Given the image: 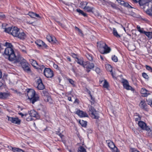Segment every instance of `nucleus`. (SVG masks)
<instances>
[{"instance_id":"31","label":"nucleus","mask_w":152,"mask_h":152,"mask_svg":"<svg viewBox=\"0 0 152 152\" xmlns=\"http://www.w3.org/2000/svg\"><path fill=\"white\" fill-rule=\"evenodd\" d=\"M76 11L78 12L80 14L82 15L84 17H86L87 16V14L80 9H77L76 10Z\"/></svg>"},{"instance_id":"13","label":"nucleus","mask_w":152,"mask_h":152,"mask_svg":"<svg viewBox=\"0 0 152 152\" xmlns=\"http://www.w3.org/2000/svg\"><path fill=\"white\" fill-rule=\"evenodd\" d=\"M10 96V93L0 92V99H5Z\"/></svg>"},{"instance_id":"36","label":"nucleus","mask_w":152,"mask_h":152,"mask_svg":"<svg viewBox=\"0 0 152 152\" xmlns=\"http://www.w3.org/2000/svg\"><path fill=\"white\" fill-rule=\"evenodd\" d=\"M78 152H86V151L83 147L80 146L78 149Z\"/></svg>"},{"instance_id":"5","label":"nucleus","mask_w":152,"mask_h":152,"mask_svg":"<svg viewBox=\"0 0 152 152\" xmlns=\"http://www.w3.org/2000/svg\"><path fill=\"white\" fill-rule=\"evenodd\" d=\"M89 112L91 114V117L93 118L97 119L99 118L98 112L96 111L93 107L91 106L90 107Z\"/></svg>"},{"instance_id":"44","label":"nucleus","mask_w":152,"mask_h":152,"mask_svg":"<svg viewBox=\"0 0 152 152\" xmlns=\"http://www.w3.org/2000/svg\"><path fill=\"white\" fill-rule=\"evenodd\" d=\"M143 77L145 79H146L147 80L149 79L148 76L147 74L144 72H143Z\"/></svg>"},{"instance_id":"62","label":"nucleus","mask_w":152,"mask_h":152,"mask_svg":"<svg viewBox=\"0 0 152 152\" xmlns=\"http://www.w3.org/2000/svg\"><path fill=\"white\" fill-rule=\"evenodd\" d=\"M100 58L102 60V61L104 60V58L101 55H100Z\"/></svg>"},{"instance_id":"54","label":"nucleus","mask_w":152,"mask_h":152,"mask_svg":"<svg viewBox=\"0 0 152 152\" xmlns=\"http://www.w3.org/2000/svg\"><path fill=\"white\" fill-rule=\"evenodd\" d=\"M38 67H39V68L38 69H40L41 70H42V69H45V67L43 65H42V66H39Z\"/></svg>"},{"instance_id":"29","label":"nucleus","mask_w":152,"mask_h":152,"mask_svg":"<svg viewBox=\"0 0 152 152\" xmlns=\"http://www.w3.org/2000/svg\"><path fill=\"white\" fill-rule=\"evenodd\" d=\"M12 150L14 152H24L22 149L17 148H12Z\"/></svg>"},{"instance_id":"50","label":"nucleus","mask_w":152,"mask_h":152,"mask_svg":"<svg viewBox=\"0 0 152 152\" xmlns=\"http://www.w3.org/2000/svg\"><path fill=\"white\" fill-rule=\"evenodd\" d=\"M5 18V15L3 13L0 12V19H3Z\"/></svg>"},{"instance_id":"9","label":"nucleus","mask_w":152,"mask_h":152,"mask_svg":"<svg viewBox=\"0 0 152 152\" xmlns=\"http://www.w3.org/2000/svg\"><path fill=\"white\" fill-rule=\"evenodd\" d=\"M122 83L124 88L127 90H133V88L129 85V83L127 80L124 79L122 80Z\"/></svg>"},{"instance_id":"1","label":"nucleus","mask_w":152,"mask_h":152,"mask_svg":"<svg viewBox=\"0 0 152 152\" xmlns=\"http://www.w3.org/2000/svg\"><path fill=\"white\" fill-rule=\"evenodd\" d=\"M4 45L7 47L4 52V55L8 56V60L14 63L18 58V56L20 55L15 56L13 49V46L11 43L6 42Z\"/></svg>"},{"instance_id":"28","label":"nucleus","mask_w":152,"mask_h":152,"mask_svg":"<svg viewBox=\"0 0 152 152\" xmlns=\"http://www.w3.org/2000/svg\"><path fill=\"white\" fill-rule=\"evenodd\" d=\"M18 47L23 53H26V47L24 46L23 45L19 44Z\"/></svg>"},{"instance_id":"46","label":"nucleus","mask_w":152,"mask_h":152,"mask_svg":"<svg viewBox=\"0 0 152 152\" xmlns=\"http://www.w3.org/2000/svg\"><path fill=\"white\" fill-rule=\"evenodd\" d=\"M138 125L142 129V121H139L138 123Z\"/></svg>"},{"instance_id":"16","label":"nucleus","mask_w":152,"mask_h":152,"mask_svg":"<svg viewBox=\"0 0 152 152\" xmlns=\"http://www.w3.org/2000/svg\"><path fill=\"white\" fill-rule=\"evenodd\" d=\"M17 37L20 39L23 40L26 38V35L24 32L22 31L20 32L19 31Z\"/></svg>"},{"instance_id":"58","label":"nucleus","mask_w":152,"mask_h":152,"mask_svg":"<svg viewBox=\"0 0 152 152\" xmlns=\"http://www.w3.org/2000/svg\"><path fill=\"white\" fill-rule=\"evenodd\" d=\"M58 134L61 138H62L64 136L63 135H62V134H61L60 133H59Z\"/></svg>"},{"instance_id":"60","label":"nucleus","mask_w":152,"mask_h":152,"mask_svg":"<svg viewBox=\"0 0 152 152\" xmlns=\"http://www.w3.org/2000/svg\"><path fill=\"white\" fill-rule=\"evenodd\" d=\"M68 99L69 101H72L71 97H68Z\"/></svg>"},{"instance_id":"52","label":"nucleus","mask_w":152,"mask_h":152,"mask_svg":"<svg viewBox=\"0 0 152 152\" xmlns=\"http://www.w3.org/2000/svg\"><path fill=\"white\" fill-rule=\"evenodd\" d=\"M131 152H140L138 151L137 150L133 148L131 150Z\"/></svg>"},{"instance_id":"27","label":"nucleus","mask_w":152,"mask_h":152,"mask_svg":"<svg viewBox=\"0 0 152 152\" xmlns=\"http://www.w3.org/2000/svg\"><path fill=\"white\" fill-rule=\"evenodd\" d=\"M113 35L117 38H120V35L118 33L117 30L115 28H113Z\"/></svg>"},{"instance_id":"63","label":"nucleus","mask_w":152,"mask_h":152,"mask_svg":"<svg viewBox=\"0 0 152 152\" xmlns=\"http://www.w3.org/2000/svg\"><path fill=\"white\" fill-rule=\"evenodd\" d=\"M54 67L55 68H57L58 67V66L56 64H54L53 65Z\"/></svg>"},{"instance_id":"33","label":"nucleus","mask_w":152,"mask_h":152,"mask_svg":"<svg viewBox=\"0 0 152 152\" xmlns=\"http://www.w3.org/2000/svg\"><path fill=\"white\" fill-rule=\"evenodd\" d=\"M79 123L83 127H85L87 125V122L83 120H80L79 121Z\"/></svg>"},{"instance_id":"53","label":"nucleus","mask_w":152,"mask_h":152,"mask_svg":"<svg viewBox=\"0 0 152 152\" xmlns=\"http://www.w3.org/2000/svg\"><path fill=\"white\" fill-rule=\"evenodd\" d=\"M95 71L98 73H99L100 72V69L98 67L96 68Z\"/></svg>"},{"instance_id":"37","label":"nucleus","mask_w":152,"mask_h":152,"mask_svg":"<svg viewBox=\"0 0 152 152\" xmlns=\"http://www.w3.org/2000/svg\"><path fill=\"white\" fill-rule=\"evenodd\" d=\"M86 58L88 59L90 61H92L93 60V57L92 56L89 54L87 53L86 54Z\"/></svg>"},{"instance_id":"11","label":"nucleus","mask_w":152,"mask_h":152,"mask_svg":"<svg viewBox=\"0 0 152 152\" xmlns=\"http://www.w3.org/2000/svg\"><path fill=\"white\" fill-rule=\"evenodd\" d=\"M37 83L38 85L37 88L38 89L42 90L44 88V86L43 84L41 79H39L37 80Z\"/></svg>"},{"instance_id":"35","label":"nucleus","mask_w":152,"mask_h":152,"mask_svg":"<svg viewBox=\"0 0 152 152\" xmlns=\"http://www.w3.org/2000/svg\"><path fill=\"white\" fill-rule=\"evenodd\" d=\"M93 8L89 6H86L84 9L88 12H92Z\"/></svg>"},{"instance_id":"47","label":"nucleus","mask_w":152,"mask_h":152,"mask_svg":"<svg viewBox=\"0 0 152 152\" xmlns=\"http://www.w3.org/2000/svg\"><path fill=\"white\" fill-rule=\"evenodd\" d=\"M75 28L76 29H77L78 30L79 32V33L80 34V35L81 36H83V33H82V31L81 30H80V29H79V28H77V27H76Z\"/></svg>"},{"instance_id":"7","label":"nucleus","mask_w":152,"mask_h":152,"mask_svg":"<svg viewBox=\"0 0 152 152\" xmlns=\"http://www.w3.org/2000/svg\"><path fill=\"white\" fill-rule=\"evenodd\" d=\"M83 67L87 69V71L88 72L90 71V69H93L94 67V65L93 63L87 61L84 63Z\"/></svg>"},{"instance_id":"15","label":"nucleus","mask_w":152,"mask_h":152,"mask_svg":"<svg viewBox=\"0 0 152 152\" xmlns=\"http://www.w3.org/2000/svg\"><path fill=\"white\" fill-rule=\"evenodd\" d=\"M76 113L81 117H87L88 116L87 114L84 112L79 110H77Z\"/></svg>"},{"instance_id":"26","label":"nucleus","mask_w":152,"mask_h":152,"mask_svg":"<svg viewBox=\"0 0 152 152\" xmlns=\"http://www.w3.org/2000/svg\"><path fill=\"white\" fill-rule=\"evenodd\" d=\"M106 68L107 70L110 72L113 77H114L115 76L114 74L112 72V69L111 66L110 65L107 64L106 65Z\"/></svg>"},{"instance_id":"57","label":"nucleus","mask_w":152,"mask_h":152,"mask_svg":"<svg viewBox=\"0 0 152 152\" xmlns=\"http://www.w3.org/2000/svg\"><path fill=\"white\" fill-rule=\"evenodd\" d=\"M131 45H129V46H128V48L129 50H132V51L133 50H134L135 48H133V49H131Z\"/></svg>"},{"instance_id":"39","label":"nucleus","mask_w":152,"mask_h":152,"mask_svg":"<svg viewBox=\"0 0 152 152\" xmlns=\"http://www.w3.org/2000/svg\"><path fill=\"white\" fill-rule=\"evenodd\" d=\"M46 101L47 102H48L50 104H52L53 103V101L50 97L47 96L46 97Z\"/></svg>"},{"instance_id":"12","label":"nucleus","mask_w":152,"mask_h":152,"mask_svg":"<svg viewBox=\"0 0 152 152\" xmlns=\"http://www.w3.org/2000/svg\"><path fill=\"white\" fill-rule=\"evenodd\" d=\"M20 31L19 29L16 27H14L12 28L11 34L14 37H17Z\"/></svg>"},{"instance_id":"17","label":"nucleus","mask_w":152,"mask_h":152,"mask_svg":"<svg viewBox=\"0 0 152 152\" xmlns=\"http://www.w3.org/2000/svg\"><path fill=\"white\" fill-rule=\"evenodd\" d=\"M118 3L122 5L125 7H128L129 8H132V7L129 4L125 2L124 1L121 0H116Z\"/></svg>"},{"instance_id":"45","label":"nucleus","mask_w":152,"mask_h":152,"mask_svg":"<svg viewBox=\"0 0 152 152\" xmlns=\"http://www.w3.org/2000/svg\"><path fill=\"white\" fill-rule=\"evenodd\" d=\"M112 60L116 62L118 61V58L115 56L114 55L112 57Z\"/></svg>"},{"instance_id":"48","label":"nucleus","mask_w":152,"mask_h":152,"mask_svg":"<svg viewBox=\"0 0 152 152\" xmlns=\"http://www.w3.org/2000/svg\"><path fill=\"white\" fill-rule=\"evenodd\" d=\"M137 30L138 31H139L140 33H142V29L141 28L140 26H137Z\"/></svg>"},{"instance_id":"25","label":"nucleus","mask_w":152,"mask_h":152,"mask_svg":"<svg viewBox=\"0 0 152 152\" xmlns=\"http://www.w3.org/2000/svg\"><path fill=\"white\" fill-rule=\"evenodd\" d=\"M109 147L111 149L115 147V145L113 142L109 140L106 141Z\"/></svg>"},{"instance_id":"6","label":"nucleus","mask_w":152,"mask_h":152,"mask_svg":"<svg viewBox=\"0 0 152 152\" xmlns=\"http://www.w3.org/2000/svg\"><path fill=\"white\" fill-rule=\"evenodd\" d=\"M44 74L45 76L47 78H51L53 76V71L49 68L45 69Z\"/></svg>"},{"instance_id":"22","label":"nucleus","mask_w":152,"mask_h":152,"mask_svg":"<svg viewBox=\"0 0 152 152\" xmlns=\"http://www.w3.org/2000/svg\"><path fill=\"white\" fill-rule=\"evenodd\" d=\"M75 61L78 64L83 66L84 63L83 60L82 58H77L75 59Z\"/></svg>"},{"instance_id":"24","label":"nucleus","mask_w":152,"mask_h":152,"mask_svg":"<svg viewBox=\"0 0 152 152\" xmlns=\"http://www.w3.org/2000/svg\"><path fill=\"white\" fill-rule=\"evenodd\" d=\"M151 0H143V9L146 8L147 9L148 8V2Z\"/></svg>"},{"instance_id":"32","label":"nucleus","mask_w":152,"mask_h":152,"mask_svg":"<svg viewBox=\"0 0 152 152\" xmlns=\"http://www.w3.org/2000/svg\"><path fill=\"white\" fill-rule=\"evenodd\" d=\"M13 28L8 27L7 28H3V29H4V31L5 32L11 34L12 28Z\"/></svg>"},{"instance_id":"40","label":"nucleus","mask_w":152,"mask_h":152,"mask_svg":"<svg viewBox=\"0 0 152 152\" xmlns=\"http://www.w3.org/2000/svg\"><path fill=\"white\" fill-rule=\"evenodd\" d=\"M108 82L106 80H105L104 82V84L103 85V87L104 88H107L108 87Z\"/></svg>"},{"instance_id":"18","label":"nucleus","mask_w":152,"mask_h":152,"mask_svg":"<svg viewBox=\"0 0 152 152\" xmlns=\"http://www.w3.org/2000/svg\"><path fill=\"white\" fill-rule=\"evenodd\" d=\"M36 44L39 47L43 46L45 48H47V45L44 43L42 40H39L35 42Z\"/></svg>"},{"instance_id":"59","label":"nucleus","mask_w":152,"mask_h":152,"mask_svg":"<svg viewBox=\"0 0 152 152\" xmlns=\"http://www.w3.org/2000/svg\"><path fill=\"white\" fill-rule=\"evenodd\" d=\"M26 23L28 24H32L33 22L30 23L29 21H27L26 22Z\"/></svg>"},{"instance_id":"49","label":"nucleus","mask_w":152,"mask_h":152,"mask_svg":"<svg viewBox=\"0 0 152 152\" xmlns=\"http://www.w3.org/2000/svg\"><path fill=\"white\" fill-rule=\"evenodd\" d=\"M33 120L32 117L30 115L28 118H27L26 119V120L27 121H30Z\"/></svg>"},{"instance_id":"42","label":"nucleus","mask_w":152,"mask_h":152,"mask_svg":"<svg viewBox=\"0 0 152 152\" xmlns=\"http://www.w3.org/2000/svg\"><path fill=\"white\" fill-rule=\"evenodd\" d=\"M135 117L137 116V117L135 118V120L136 121H139V120H141V117L139 116V115L137 114L136 115H134Z\"/></svg>"},{"instance_id":"43","label":"nucleus","mask_w":152,"mask_h":152,"mask_svg":"<svg viewBox=\"0 0 152 152\" xmlns=\"http://www.w3.org/2000/svg\"><path fill=\"white\" fill-rule=\"evenodd\" d=\"M145 66L147 70L151 72H152V68L151 66L148 65H146Z\"/></svg>"},{"instance_id":"34","label":"nucleus","mask_w":152,"mask_h":152,"mask_svg":"<svg viewBox=\"0 0 152 152\" xmlns=\"http://www.w3.org/2000/svg\"><path fill=\"white\" fill-rule=\"evenodd\" d=\"M143 34H145L149 38L151 39L152 38V36L151 34V33H150V32H146L143 31Z\"/></svg>"},{"instance_id":"21","label":"nucleus","mask_w":152,"mask_h":152,"mask_svg":"<svg viewBox=\"0 0 152 152\" xmlns=\"http://www.w3.org/2000/svg\"><path fill=\"white\" fill-rule=\"evenodd\" d=\"M28 15L31 17L32 18H35V17L39 18H41V17H40L38 14H37L36 13H34L33 12H29L28 13Z\"/></svg>"},{"instance_id":"64","label":"nucleus","mask_w":152,"mask_h":152,"mask_svg":"<svg viewBox=\"0 0 152 152\" xmlns=\"http://www.w3.org/2000/svg\"><path fill=\"white\" fill-rule=\"evenodd\" d=\"M67 59L68 61H71V59L69 57H67Z\"/></svg>"},{"instance_id":"8","label":"nucleus","mask_w":152,"mask_h":152,"mask_svg":"<svg viewBox=\"0 0 152 152\" xmlns=\"http://www.w3.org/2000/svg\"><path fill=\"white\" fill-rule=\"evenodd\" d=\"M7 117L8 120L12 123L18 124H20L21 120L17 117H11L9 116H7Z\"/></svg>"},{"instance_id":"19","label":"nucleus","mask_w":152,"mask_h":152,"mask_svg":"<svg viewBox=\"0 0 152 152\" xmlns=\"http://www.w3.org/2000/svg\"><path fill=\"white\" fill-rule=\"evenodd\" d=\"M29 115L32 117L37 118V112L34 110H31L28 112Z\"/></svg>"},{"instance_id":"41","label":"nucleus","mask_w":152,"mask_h":152,"mask_svg":"<svg viewBox=\"0 0 152 152\" xmlns=\"http://www.w3.org/2000/svg\"><path fill=\"white\" fill-rule=\"evenodd\" d=\"M145 12L146 13L149 15L152 16V10L151 9H148V10L146 11Z\"/></svg>"},{"instance_id":"10","label":"nucleus","mask_w":152,"mask_h":152,"mask_svg":"<svg viewBox=\"0 0 152 152\" xmlns=\"http://www.w3.org/2000/svg\"><path fill=\"white\" fill-rule=\"evenodd\" d=\"M143 130H145L147 132V135L150 136L152 135V130L150 128L147 126L145 123L143 122Z\"/></svg>"},{"instance_id":"56","label":"nucleus","mask_w":152,"mask_h":152,"mask_svg":"<svg viewBox=\"0 0 152 152\" xmlns=\"http://www.w3.org/2000/svg\"><path fill=\"white\" fill-rule=\"evenodd\" d=\"M69 82L72 85H74V82L72 79H69Z\"/></svg>"},{"instance_id":"14","label":"nucleus","mask_w":152,"mask_h":152,"mask_svg":"<svg viewBox=\"0 0 152 152\" xmlns=\"http://www.w3.org/2000/svg\"><path fill=\"white\" fill-rule=\"evenodd\" d=\"M47 39L48 41L51 43H56V39L53 36L48 35L47 36Z\"/></svg>"},{"instance_id":"30","label":"nucleus","mask_w":152,"mask_h":152,"mask_svg":"<svg viewBox=\"0 0 152 152\" xmlns=\"http://www.w3.org/2000/svg\"><path fill=\"white\" fill-rule=\"evenodd\" d=\"M88 3L86 1L82 2L80 3V7L83 9H85L87 4Z\"/></svg>"},{"instance_id":"20","label":"nucleus","mask_w":152,"mask_h":152,"mask_svg":"<svg viewBox=\"0 0 152 152\" xmlns=\"http://www.w3.org/2000/svg\"><path fill=\"white\" fill-rule=\"evenodd\" d=\"M30 61L32 65L34 67H35L37 68H39V65L36 61L33 60V59H31L30 60Z\"/></svg>"},{"instance_id":"4","label":"nucleus","mask_w":152,"mask_h":152,"mask_svg":"<svg viewBox=\"0 0 152 152\" xmlns=\"http://www.w3.org/2000/svg\"><path fill=\"white\" fill-rule=\"evenodd\" d=\"M97 44V47L99 51L101 53H109L110 51V48L108 47L105 43L100 42L99 44L98 43Z\"/></svg>"},{"instance_id":"2","label":"nucleus","mask_w":152,"mask_h":152,"mask_svg":"<svg viewBox=\"0 0 152 152\" xmlns=\"http://www.w3.org/2000/svg\"><path fill=\"white\" fill-rule=\"evenodd\" d=\"M20 63L24 71L28 73H31V70L29 67V64L27 61L21 57L18 56V57L14 63L16 64Z\"/></svg>"},{"instance_id":"55","label":"nucleus","mask_w":152,"mask_h":152,"mask_svg":"<svg viewBox=\"0 0 152 152\" xmlns=\"http://www.w3.org/2000/svg\"><path fill=\"white\" fill-rule=\"evenodd\" d=\"M72 57L73 58H75V59H76V58H77V55L75 54V53H72Z\"/></svg>"},{"instance_id":"61","label":"nucleus","mask_w":152,"mask_h":152,"mask_svg":"<svg viewBox=\"0 0 152 152\" xmlns=\"http://www.w3.org/2000/svg\"><path fill=\"white\" fill-rule=\"evenodd\" d=\"M150 102L148 103V104L151 105H152V100L151 99L150 100Z\"/></svg>"},{"instance_id":"3","label":"nucleus","mask_w":152,"mask_h":152,"mask_svg":"<svg viewBox=\"0 0 152 152\" xmlns=\"http://www.w3.org/2000/svg\"><path fill=\"white\" fill-rule=\"evenodd\" d=\"M26 91L28 99L32 104L39 100V96L37 94H36L35 92L34 89H28Z\"/></svg>"},{"instance_id":"51","label":"nucleus","mask_w":152,"mask_h":152,"mask_svg":"<svg viewBox=\"0 0 152 152\" xmlns=\"http://www.w3.org/2000/svg\"><path fill=\"white\" fill-rule=\"evenodd\" d=\"M18 114H19L20 115H21V117H23V116H26L27 115V114H23L22 113H18Z\"/></svg>"},{"instance_id":"38","label":"nucleus","mask_w":152,"mask_h":152,"mask_svg":"<svg viewBox=\"0 0 152 152\" xmlns=\"http://www.w3.org/2000/svg\"><path fill=\"white\" fill-rule=\"evenodd\" d=\"M135 3L138 2L140 6H142V0H133Z\"/></svg>"},{"instance_id":"23","label":"nucleus","mask_w":152,"mask_h":152,"mask_svg":"<svg viewBox=\"0 0 152 152\" xmlns=\"http://www.w3.org/2000/svg\"><path fill=\"white\" fill-rule=\"evenodd\" d=\"M151 92L143 88V97H147L151 94Z\"/></svg>"}]
</instances>
